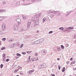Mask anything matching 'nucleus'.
Masks as SVG:
<instances>
[{
	"mask_svg": "<svg viewBox=\"0 0 76 76\" xmlns=\"http://www.w3.org/2000/svg\"><path fill=\"white\" fill-rule=\"evenodd\" d=\"M4 34H3V32H1V31L0 30V35H3Z\"/></svg>",
	"mask_w": 76,
	"mask_h": 76,
	"instance_id": "obj_23",
	"label": "nucleus"
},
{
	"mask_svg": "<svg viewBox=\"0 0 76 76\" xmlns=\"http://www.w3.org/2000/svg\"><path fill=\"white\" fill-rule=\"evenodd\" d=\"M74 70H76V68H75V69H74Z\"/></svg>",
	"mask_w": 76,
	"mask_h": 76,
	"instance_id": "obj_58",
	"label": "nucleus"
},
{
	"mask_svg": "<svg viewBox=\"0 0 76 76\" xmlns=\"http://www.w3.org/2000/svg\"><path fill=\"white\" fill-rule=\"evenodd\" d=\"M23 18L24 19H26V17L24 15H22Z\"/></svg>",
	"mask_w": 76,
	"mask_h": 76,
	"instance_id": "obj_24",
	"label": "nucleus"
},
{
	"mask_svg": "<svg viewBox=\"0 0 76 76\" xmlns=\"http://www.w3.org/2000/svg\"><path fill=\"white\" fill-rule=\"evenodd\" d=\"M61 68V67H60V66L58 65V69L59 70H60Z\"/></svg>",
	"mask_w": 76,
	"mask_h": 76,
	"instance_id": "obj_37",
	"label": "nucleus"
},
{
	"mask_svg": "<svg viewBox=\"0 0 76 76\" xmlns=\"http://www.w3.org/2000/svg\"><path fill=\"white\" fill-rule=\"evenodd\" d=\"M3 64H1L0 66L1 68H3Z\"/></svg>",
	"mask_w": 76,
	"mask_h": 76,
	"instance_id": "obj_30",
	"label": "nucleus"
},
{
	"mask_svg": "<svg viewBox=\"0 0 76 76\" xmlns=\"http://www.w3.org/2000/svg\"><path fill=\"white\" fill-rule=\"evenodd\" d=\"M55 15L54 14H53L52 15H51V18H53V17H54V16H55Z\"/></svg>",
	"mask_w": 76,
	"mask_h": 76,
	"instance_id": "obj_19",
	"label": "nucleus"
},
{
	"mask_svg": "<svg viewBox=\"0 0 76 76\" xmlns=\"http://www.w3.org/2000/svg\"><path fill=\"white\" fill-rule=\"evenodd\" d=\"M57 50H58V51H61V49H60V48H58L57 49Z\"/></svg>",
	"mask_w": 76,
	"mask_h": 76,
	"instance_id": "obj_33",
	"label": "nucleus"
},
{
	"mask_svg": "<svg viewBox=\"0 0 76 76\" xmlns=\"http://www.w3.org/2000/svg\"><path fill=\"white\" fill-rule=\"evenodd\" d=\"M9 59H7L6 60V61H9Z\"/></svg>",
	"mask_w": 76,
	"mask_h": 76,
	"instance_id": "obj_46",
	"label": "nucleus"
},
{
	"mask_svg": "<svg viewBox=\"0 0 76 76\" xmlns=\"http://www.w3.org/2000/svg\"><path fill=\"white\" fill-rule=\"evenodd\" d=\"M34 44H38V41H37L34 42Z\"/></svg>",
	"mask_w": 76,
	"mask_h": 76,
	"instance_id": "obj_21",
	"label": "nucleus"
},
{
	"mask_svg": "<svg viewBox=\"0 0 76 76\" xmlns=\"http://www.w3.org/2000/svg\"><path fill=\"white\" fill-rule=\"evenodd\" d=\"M57 60H60V58H57Z\"/></svg>",
	"mask_w": 76,
	"mask_h": 76,
	"instance_id": "obj_49",
	"label": "nucleus"
},
{
	"mask_svg": "<svg viewBox=\"0 0 76 76\" xmlns=\"http://www.w3.org/2000/svg\"><path fill=\"white\" fill-rule=\"evenodd\" d=\"M26 30H27V29L25 28H23L21 29L22 31H26Z\"/></svg>",
	"mask_w": 76,
	"mask_h": 76,
	"instance_id": "obj_8",
	"label": "nucleus"
},
{
	"mask_svg": "<svg viewBox=\"0 0 76 76\" xmlns=\"http://www.w3.org/2000/svg\"><path fill=\"white\" fill-rule=\"evenodd\" d=\"M38 17V15H36L35 16V18H36Z\"/></svg>",
	"mask_w": 76,
	"mask_h": 76,
	"instance_id": "obj_41",
	"label": "nucleus"
},
{
	"mask_svg": "<svg viewBox=\"0 0 76 76\" xmlns=\"http://www.w3.org/2000/svg\"><path fill=\"white\" fill-rule=\"evenodd\" d=\"M5 60H6V58H3V60L4 61Z\"/></svg>",
	"mask_w": 76,
	"mask_h": 76,
	"instance_id": "obj_47",
	"label": "nucleus"
},
{
	"mask_svg": "<svg viewBox=\"0 0 76 76\" xmlns=\"http://www.w3.org/2000/svg\"><path fill=\"white\" fill-rule=\"evenodd\" d=\"M66 47H69V44L67 43L66 44Z\"/></svg>",
	"mask_w": 76,
	"mask_h": 76,
	"instance_id": "obj_34",
	"label": "nucleus"
},
{
	"mask_svg": "<svg viewBox=\"0 0 76 76\" xmlns=\"http://www.w3.org/2000/svg\"><path fill=\"white\" fill-rule=\"evenodd\" d=\"M69 63H70V62H69V61H68V62H66V63H67V64H69Z\"/></svg>",
	"mask_w": 76,
	"mask_h": 76,
	"instance_id": "obj_52",
	"label": "nucleus"
},
{
	"mask_svg": "<svg viewBox=\"0 0 76 76\" xmlns=\"http://www.w3.org/2000/svg\"><path fill=\"white\" fill-rule=\"evenodd\" d=\"M38 60V58H37V59H36V60Z\"/></svg>",
	"mask_w": 76,
	"mask_h": 76,
	"instance_id": "obj_57",
	"label": "nucleus"
},
{
	"mask_svg": "<svg viewBox=\"0 0 76 76\" xmlns=\"http://www.w3.org/2000/svg\"><path fill=\"white\" fill-rule=\"evenodd\" d=\"M3 4L5 5L6 4V2H3Z\"/></svg>",
	"mask_w": 76,
	"mask_h": 76,
	"instance_id": "obj_50",
	"label": "nucleus"
},
{
	"mask_svg": "<svg viewBox=\"0 0 76 76\" xmlns=\"http://www.w3.org/2000/svg\"><path fill=\"white\" fill-rule=\"evenodd\" d=\"M70 29H71V30H72V29H73V28H70Z\"/></svg>",
	"mask_w": 76,
	"mask_h": 76,
	"instance_id": "obj_53",
	"label": "nucleus"
},
{
	"mask_svg": "<svg viewBox=\"0 0 76 76\" xmlns=\"http://www.w3.org/2000/svg\"><path fill=\"white\" fill-rule=\"evenodd\" d=\"M44 39H39L37 41V42H38V44H39L40 43H41V42H42L43 41H44Z\"/></svg>",
	"mask_w": 76,
	"mask_h": 76,
	"instance_id": "obj_4",
	"label": "nucleus"
},
{
	"mask_svg": "<svg viewBox=\"0 0 76 76\" xmlns=\"http://www.w3.org/2000/svg\"><path fill=\"white\" fill-rule=\"evenodd\" d=\"M59 30H62V31H63V30H64V28L63 27H60L59 28Z\"/></svg>",
	"mask_w": 76,
	"mask_h": 76,
	"instance_id": "obj_14",
	"label": "nucleus"
},
{
	"mask_svg": "<svg viewBox=\"0 0 76 76\" xmlns=\"http://www.w3.org/2000/svg\"><path fill=\"white\" fill-rule=\"evenodd\" d=\"M22 54L25 55V54H26V52H22Z\"/></svg>",
	"mask_w": 76,
	"mask_h": 76,
	"instance_id": "obj_27",
	"label": "nucleus"
},
{
	"mask_svg": "<svg viewBox=\"0 0 76 76\" xmlns=\"http://www.w3.org/2000/svg\"><path fill=\"white\" fill-rule=\"evenodd\" d=\"M42 51L43 53V54H46V51H45V50H42Z\"/></svg>",
	"mask_w": 76,
	"mask_h": 76,
	"instance_id": "obj_12",
	"label": "nucleus"
},
{
	"mask_svg": "<svg viewBox=\"0 0 76 76\" xmlns=\"http://www.w3.org/2000/svg\"><path fill=\"white\" fill-rule=\"evenodd\" d=\"M31 25V22H28L27 23V28L28 29H29L30 28V25Z\"/></svg>",
	"mask_w": 76,
	"mask_h": 76,
	"instance_id": "obj_6",
	"label": "nucleus"
},
{
	"mask_svg": "<svg viewBox=\"0 0 76 76\" xmlns=\"http://www.w3.org/2000/svg\"><path fill=\"white\" fill-rule=\"evenodd\" d=\"M14 46H16V45H19V44L18 43H14Z\"/></svg>",
	"mask_w": 76,
	"mask_h": 76,
	"instance_id": "obj_11",
	"label": "nucleus"
},
{
	"mask_svg": "<svg viewBox=\"0 0 76 76\" xmlns=\"http://www.w3.org/2000/svg\"><path fill=\"white\" fill-rule=\"evenodd\" d=\"M0 18H2V19H3V18H2V17H0Z\"/></svg>",
	"mask_w": 76,
	"mask_h": 76,
	"instance_id": "obj_56",
	"label": "nucleus"
},
{
	"mask_svg": "<svg viewBox=\"0 0 76 76\" xmlns=\"http://www.w3.org/2000/svg\"><path fill=\"white\" fill-rule=\"evenodd\" d=\"M39 17H37V19L36 21H35V22L34 26H35V27L37 26L39 24Z\"/></svg>",
	"mask_w": 76,
	"mask_h": 76,
	"instance_id": "obj_1",
	"label": "nucleus"
},
{
	"mask_svg": "<svg viewBox=\"0 0 76 76\" xmlns=\"http://www.w3.org/2000/svg\"><path fill=\"white\" fill-rule=\"evenodd\" d=\"M27 60L28 61H31V56H29L28 58L27 59Z\"/></svg>",
	"mask_w": 76,
	"mask_h": 76,
	"instance_id": "obj_10",
	"label": "nucleus"
},
{
	"mask_svg": "<svg viewBox=\"0 0 76 76\" xmlns=\"http://www.w3.org/2000/svg\"><path fill=\"white\" fill-rule=\"evenodd\" d=\"M51 13H53V11H51Z\"/></svg>",
	"mask_w": 76,
	"mask_h": 76,
	"instance_id": "obj_61",
	"label": "nucleus"
},
{
	"mask_svg": "<svg viewBox=\"0 0 76 76\" xmlns=\"http://www.w3.org/2000/svg\"><path fill=\"white\" fill-rule=\"evenodd\" d=\"M1 12H5L4 10H1Z\"/></svg>",
	"mask_w": 76,
	"mask_h": 76,
	"instance_id": "obj_22",
	"label": "nucleus"
},
{
	"mask_svg": "<svg viewBox=\"0 0 76 76\" xmlns=\"http://www.w3.org/2000/svg\"><path fill=\"white\" fill-rule=\"evenodd\" d=\"M67 15H69V13L68 14H67Z\"/></svg>",
	"mask_w": 76,
	"mask_h": 76,
	"instance_id": "obj_62",
	"label": "nucleus"
},
{
	"mask_svg": "<svg viewBox=\"0 0 76 76\" xmlns=\"http://www.w3.org/2000/svg\"><path fill=\"white\" fill-rule=\"evenodd\" d=\"M27 53H28V54H29V53H30V51H27Z\"/></svg>",
	"mask_w": 76,
	"mask_h": 76,
	"instance_id": "obj_54",
	"label": "nucleus"
},
{
	"mask_svg": "<svg viewBox=\"0 0 76 76\" xmlns=\"http://www.w3.org/2000/svg\"><path fill=\"white\" fill-rule=\"evenodd\" d=\"M35 0H31V1L32 2H35Z\"/></svg>",
	"mask_w": 76,
	"mask_h": 76,
	"instance_id": "obj_43",
	"label": "nucleus"
},
{
	"mask_svg": "<svg viewBox=\"0 0 76 76\" xmlns=\"http://www.w3.org/2000/svg\"><path fill=\"white\" fill-rule=\"evenodd\" d=\"M53 33V31H50L49 32V34H51V33Z\"/></svg>",
	"mask_w": 76,
	"mask_h": 76,
	"instance_id": "obj_42",
	"label": "nucleus"
},
{
	"mask_svg": "<svg viewBox=\"0 0 76 76\" xmlns=\"http://www.w3.org/2000/svg\"><path fill=\"white\" fill-rule=\"evenodd\" d=\"M75 43H76V40H75Z\"/></svg>",
	"mask_w": 76,
	"mask_h": 76,
	"instance_id": "obj_59",
	"label": "nucleus"
},
{
	"mask_svg": "<svg viewBox=\"0 0 76 76\" xmlns=\"http://www.w3.org/2000/svg\"><path fill=\"white\" fill-rule=\"evenodd\" d=\"M38 53H36L35 54V56H38Z\"/></svg>",
	"mask_w": 76,
	"mask_h": 76,
	"instance_id": "obj_38",
	"label": "nucleus"
},
{
	"mask_svg": "<svg viewBox=\"0 0 76 76\" xmlns=\"http://www.w3.org/2000/svg\"><path fill=\"white\" fill-rule=\"evenodd\" d=\"M16 20L17 22L18 23V25H20L21 23V20L19 18H17L16 19Z\"/></svg>",
	"mask_w": 76,
	"mask_h": 76,
	"instance_id": "obj_3",
	"label": "nucleus"
},
{
	"mask_svg": "<svg viewBox=\"0 0 76 76\" xmlns=\"http://www.w3.org/2000/svg\"><path fill=\"white\" fill-rule=\"evenodd\" d=\"M18 70H19V69H15L14 71V73H16V72H17Z\"/></svg>",
	"mask_w": 76,
	"mask_h": 76,
	"instance_id": "obj_16",
	"label": "nucleus"
},
{
	"mask_svg": "<svg viewBox=\"0 0 76 76\" xmlns=\"http://www.w3.org/2000/svg\"><path fill=\"white\" fill-rule=\"evenodd\" d=\"M61 48H62L63 49H64V47L63 46V45H61Z\"/></svg>",
	"mask_w": 76,
	"mask_h": 76,
	"instance_id": "obj_28",
	"label": "nucleus"
},
{
	"mask_svg": "<svg viewBox=\"0 0 76 76\" xmlns=\"http://www.w3.org/2000/svg\"><path fill=\"white\" fill-rule=\"evenodd\" d=\"M0 12H1V10H0Z\"/></svg>",
	"mask_w": 76,
	"mask_h": 76,
	"instance_id": "obj_64",
	"label": "nucleus"
},
{
	"mask_svg": "<svg viewBox=\"0 0 76 76\" xmlns=\"http://www.w3.org/2000/svg\"><path fill=\"white\" fill-rule=\"evenodd\" d=\"M72 64H75V61H73L72 62Z\"/></svg>",
	"mask_w": 76,
	"mask_h": 76,
	"instance_id": "obj_36",
	"label": "nucleus"
},
{
	"mask_svg": "<svg viewBox=\"0 0 76 76\" xmlns=\"http://www.w3.org/2000/svg\"><path fill=\"white\" fill-rule=\"evenodd\" d=\"M57 13H58V16H59L60 15V12L59 11H57Z\"/></svg>",
	"mask_w": 76,
	"mask_h": 76,
	"instance_id": "obj_20",
	"label": "nucleus"
},
{
	"mask_svg": "<svg viewBox=\"0 0 76 76\" xmlns=\"http://www.w3.org/2000/svg\"><path fill=\"white\" fill-rule=\"evenodd\" d=\"M64 31H68V28H64Z\"/></svg>",
	"mask_w": 76,
	"mask_h": 76,
	"instance_id": "obj_15",
	"label": "nucleus"
},
{
	"mask_svg": "<svg viewBox=\"0 0 76 76\" xmlns=\"http://www.w3.org/2000/svg\"><path fill=\"white\" fill-rule=\"evenodd\" d=\"M4 49H5V47H4L2 48H1V50H4Z\"/></svg>",
	"mask_w": 76,
	"mask_h": 76,
	"instance_id": "obj_35",
	"label": "nucleus"
},
{
	"mask_svg": "<svg viewBox=\"0 0 76 76\" xmlns=\"http://www.w3.org/2000/svg\"><path fill=\"white\" fill-rule=\"evenodd\" d=\"M52 12H53V13H56H56H57V11H53Z\"/></svg>",
	"mask_w": 76,
	"mask_h": 76,
	"instance_id": "obj_25",
	"label": "nucleus"
},
{
	"mask_svg": "<svg viewBox=\"0 0 76 76\" xmlns=\"http://www.w3.org/2000/svg\"><path fill=\"white\" fill-rule=\"evenodd\" d=\"M6 26V24L4 23L2 25V27H5V26Z\"/></svg>",
	"mask_w": 76,
	"mask_h": 76,
	"instance_id": "obj_26",
	"label": "nucleus"
},
{
	"mask_svg": "<svg viewBox=\"0 0 76 76\" xmlns=\"http://www.w3.org/2000/svg\"><path fill=\"white\" fill-rule=\"evenodd\" d=\"M39 17H40L41 16V13H39V14H38Z\"/></svg>",
	"mask_w": 76,
	"mask_h": 76,
	"instance_id": "obj_32",
	"label": "nucleus"
},
{
	"mask_svg": "<svg viewBox=\"0 0 76 76\" xmlns=\"http://www.w3.org/2000/svg\"><path fill=\"white\" fill-rule=\"evenodd\" d=\"M32 71H30V72H29V74H31V73H32Z\"/></svg>",
	"mask_w": 76,
	"mask_h": 76,
	"instance_id": "obj_39",
	"label": "nucleus"
},
{
	"mask_svg": "<svg viewBox=\"0 0 76 76\" xmlns=\"http://www.w3.org/2000/svg\"><path fill=\"white\" fill-rule=\"evenodd\" d=\"M70 28H72L71 27H69L68 28V31H69V32H70V31H71V29H70Z\"/></svg>",
	"mask_w": 76,
	"mask_h": 76,
	"instance_id": "obj_13",
	"label": "nucleus"
},
{
	"mask_svg": "<svg viewBox=\"0 0 76 76\" xmlns=\"http://www.w3.org/2000/svg\"><path fill=\"white\" fill-rule=\"evenodd\" d=\"M2 57L4 58H6V54H5L4 53L2 55Z\"/></svg>",
	"mask_w": 76,
	"mask_h": 76,
	"instance_id": "obj_17",
	"label": "nucleus"
},
{
	"mask_svg": "<svg viewBox=\"0 0 76 76\" xmlns=\"http://www.w3.org/2000/svg\"><path fill=\"white\" fill-rule=\"evenodd\" d=\"M16 56H18V57H20V56H21V55L19 53H17L16 54Z\"/></svg>",
	"mask_w": 76,
	"mask_h": 76,
	"instance_id": "obj_18",
	"label": "nucleus"
},
{
	"mask_svg": "<svg viewBox=\"0 0 76 76\" xmlns=\"http://www.w3.org/2000/svg\"><path fill=\"white\" fill-rule=\"evenodd\" d=\"M51 76H55V75L53 74H51Z\"/></svg>",
	"mask_w": 76,
	"mask_h": 76,
	"instance_id": "obj_45",
	"label": "nucleus"
},
{
	"mask_svg": "<svg viewBox=\"0 0 76 76\" xmlns=\"http://www.w3.org/2000/svg\"><path fill=\"white\" fill-rule=\"evenodd\" d=\"M65 71V67H64L63 69L62 72H64Z\"/></svg>",
	"mask_w": 76,
	"mask_h": 76,
	"instance_id": "obj_29",
	"label": "nucleus"
},
{
	"mask_svg": "<svg viewBox=\"0 0 76 76\" xmlns=\"http://www.w3.org/2000/svg\"><path fill=\"white\" fill-rule=\"evenodd\" d=\"M12 41H13V40H12V39H10V40H9V41L10 42H11Z\"/></svg>",
	"mask_w": 76,
	"mask_h": 76,
	"instance_id": "obj_48",
	"label": "nucleus"
},
{
	"mask_svg": "<svg viewBox=\"0 0 76 76\" xmlns=\"http://www.w3.org/2000/svg\"><path fill=\"white\" fill-rule=\"evenodd\" d=\"M19 76V75H17V76Z\"/></svg>",
	"mask_w": 76,
	"mask_h": 76,
	"instance_id": "obj_63",
	"label": "nucleus"
},
{
	"mask_svg": "<svg viewBox=\"0 0 76 76\" xmlns=\"http://www.w3.org/2000/svg\"><path fill=\"white\" fill-rule=\"evenodd\" d=\"M2 39L3 41H5V40H6V38H2Z\"/></svg>",
	"mask_w": 76,
	"mask_h": 76,
	"instance_id": "obj_40",
	"label": "nucleus"
},
{
	"mask_svg": "<svg viewBox=\"0 0 76 76\" xmlns=\"http://www.w3.org/2000/svg\"><path fill=\"white\" fill-rule=\"evenodd\" d=\"M19 58V56H16V58L18 59V58Z\"/></svg>",
	"mask_w": 76,
	"mask_h": 76,
	"instance_id": "obj_44",
	"label": "nucleus"
},
{
	"mask_svg": "<svg viewBox=\"0 0 76 76\" xmlns=\"http://www.w3.org/2000/svg\"><path fill=\"white\" fill-rule=\"evenodd\" d=\"M46 67V64H43L39 66V69H43Z\"/></svg>",
	"mask_w": 76,
	"mask_h": 76,
	"instance_id": "obj_2",
	"label": "nucleus"
},
{
	"mask_svg": "<svg viewBox=\"0 0 76 76\" xmlns=\"http://www.w3.org/2000/svg\"><path fill=\"white\" fill-rule=\"evenodd\" d=\"M74 37H75V38H76V35H75Z\"/></svg>",
	"mask_w": 76,
	"mask_h": 76,
	"instance_id": "obj_60",
	"label": "nucleus"
},
{
	"mask_svg": "<svg viewBox=\"0 0 76 76\" xmlns=\"http://www.w3.org/2000/svg\"><path fill=\"white\" fill-rule=\"evenodd\" d=\"M31 4V3H29V4H26L25 3H24L23 4V5L24 6H26L27 5H29V4Z\"/></svg>",
	"mask_w": 76,
	"mask_h": 76,
	"instance_id": "obj_7",
	"label": "nucleus"
},
{
	"mask_svg": "<svg viewBox=\"0 0 76 76\" xmlns=\"http://www.w3.org/2000/svg\"><path fill=\"white\" fill-rule=\"evenodd\" d=\"M23 44H22L21 45V47H23Z\"/></svg>",
	"mask_w": 76,
	"mask_h": 76,
	"instance_id": "obj_51",
	"label": "nucleus"
},
{
	"mask_svg": "<svg viewBox=\"0 0 76 76\" xmlns=\"http://www.w3.org/2000/svg\"><path fill=\"white\" fill-rule=\"evenodd\" d=\"M14 29H16V30H18V24H16L14 25Z\"/></svg>",
	"mask_w": 76,
	"mask_h": 76,
	"instance_id": "obj_5",
	"label": "nucleus"
},
{
	"mask_svg": "<svg viewBox=\"0 0 76 76\" xmlns=\"http://www.w3.org/2000/svg\"><path fill=\"white\" fill-rule=\"evenodd\" d=\"M2 29L3 31H4L5 29V27H2Z\"/></svg>",
	"mask_w": 76,
	"mask_h": 76,
	"instance_id": "obj_31",
	"label": "nucleus"
},
{
	"mask_svg": "<svg viewBox=\"0 0 76 76\" xmlns=\"http://www.w3.org/2000/svg\"><path fill=\"white\" fill-rule=\"evenodd\" d=\"M70 60H71V61H72V60H73V58H70Z\"/></svg>",
	"mask_w": 76,
	"mask_h": 76,
	"instance_id": "obj_55",
	"label": "nucleus"
},
{
	"mask_svg": "<svg viewBox=\"0 0 76 76\" xmlns=\"http://www.w3.org/2000/svg\"><path fill=\"white\" fill-rule=\"evenodd\" d=\"M43 23H44L45 21H47V19L46 18H45L43 19Z\"/></svg>",
	"mask_w": 76,
	"mask_h": 76,
	"instance_id": "obj_9",
	"label": "nucleus"
}]
</instances>
